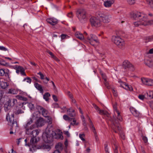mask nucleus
Segmentation results:
<instances>
[{
  "label": "nucleus",
  "mask_w": 153,
  "mask_h": 153,
  "mask_svg": "<svg viewBox=\"0 0 153 153\" xmlns=\"http://www.w3.org/2000/svg\"><path fill=\"white\" fill-rule=\"evenodd\" d=\"M113 107L114 111V125L112 126V128L115 133H117V128L119 131L121 130L120 126L118 124V121H122V118L120 114V111L117 109L116 103H115L113 105Z\"/></svg>",
  "instance_id": "obj_1"
},
{
  "label": "nucleus",
  "mask_w": 153,
  "mask_h": 153,
  "mask_svg": "<svg viewBox=\"0 0 153 153\" xmlns=\"http://www.w3.org/2000/svg\"><path fill=\"white\" fill-rule=\"evenodd\" d=\"M51 131H48L46 130L45 132L43 134L42 137L44 141L46 143H49L52 141L53 137L57 139L62 140L63 137L62 135V132L59 129L57 130L56 133H54L55 136H54L51 133Z\"/></svg>",
  "instance_id": "obj_2"
},
{
  "label": "nucleus",
  "mask_w": 153,
  "mask_h": 153,
  "mask_svg": "<svg viewBox=\"0 0 153 153\" xmlns=\"http://www.w3.org/2000/svg\"><path fill=\"white\" fill-rule=\"evenodd\" d=\"M132 17L134 19H137L140 17L144 18L145 26L151 25L153 24V20H148L147 16L144 13L138 12L132 13H131Z\"/></svg>",
  "instance_id": "obj_3"
},
{
  "label": "nucleus",
  "mask_w": 153,
  "mask_h": 153,
  "mask_svg": "<svg viewBox=\"0 0 153 153\" xmlns=\"http://www.w3.org/2000/svg\"><path fill=\"white\" fill-rule=\"evenodd\" d=\"M98 14L100 19L104 23H108L111 20V16L108 13L99 12Z\"/></svg>",
  "instance_id": "obj_4"
},
{
  "label": "nucleus",
  "mask_w": 153,
  "mask_h": 153,
  "mask_svg": "<svg viewBox=\"0 0 153 153\" xmlns=\"http://www.w3.org/2000/svg\"><path fill=\"white\" fill-rule=\"evenodd\" d=\"M14 112L12 109L7 114L6 119L9 122V125L11 126H12V128H16L17 126V124L16 122L14 121Z\"/></svg>",
  "instance_id": "obj_5"
},
{
  "label": "nucleus",
  "mask_w": 153,
  "mask_h": 153,
  "mask_svg": "<svg viewBox=\"0 0 153 153\" xmlns=\"http://www.w3.org/2000/svg\"><path fill=\"white\" fill-rule=\"evenodd\" d=\"M39 131L40 130H35L33 131L32 130H29V134H31L32 135V137L30 140V146H35V144L38 141L36 137L39 134Z\"/></svg>",
  "instance_id": "obj_6"
},
{
  "label": "nucleus",
  "mask_w": 153,
  "mask_h": 153,
  "mask_svg": "<svg viewBox=\"0 0 153 153\" xmlns=\"http://www.w3.org/2000/svg\"><path fill=\"white\" fill-rule=\"evenodd\" d=\"M112 41L120 48H121L124 46L125 43L123 40L119 36H113Z\"/></svg>",
  "instance_id": "obj_7"
},
{
  "label": "nucleus",
  "mask_w": 153,
  "mask_h": 153,
  "mask_svg": "<svg viewBox=\"0 0 153 153\" xmlns=\"http://www.w3.org/2000/svg\"><path fill=\"white\" fill-rule=\"evenodd\" d=\"M135 12H131L130 13V15L131 18L135 20H139V21L134 22H133V25L135 27H137L141 26V25L145 26L144 23V18L142 17H140L139 18H137V19H134L132 17L131 13H135Z\"/></svg>",
  "instance_id": "obj_8"
},
{
  "label": "nucleus",
  "mask_w": 153,
  "mask_h": 153,
  "mask_svg": "<svg viewBox=\"0 0 153 153\" xmlns=\"http://www.w3.org/2000/svg\"><path fill=\"white\" fill-rule=\"evenodd\" d=\"M77 16L81 22H83V20L86 18V12L83 9H79L77 11Z\"/></svg>",
  "instance_id": "obj_9"
},
{
  "label": "nucleus",
  "mask_w": 153,
  "mask_h": 153,
  "mask_svg": "<svg viewBox=\"0 0 153 153\" xmlns=\"http://www.w3.org/2000/svg\"><path fill=\"white\" fill-rule=\"evenodd\" d=\"M87 39L89 43L93 46L99 42L97 37L96 36L93 34H91L88 37Z\"/></svg>",
  "instance_id": "obj_10"
},
{
  "label": "nucleus",
  "mask_w": 153,
  "mask_h": 153,
  "mask_svg": "<svg viewBox=\"0 0 153 153\" xmlns=\"http://www.w3.org/2000/svg\"><path fill=\"white\" fill-rule=\"evenodd\" d=\"M90 21L92 26L95 27H98L100 25L101 22L99 19L97 17H91Z\"/></svg>",
  "instance_id": "obj_11"
},
{
  "label": "nucleus",
  "mask_w": 153,
  "mask_h": 153,
  "mask_svg": "<svg viewBox=\"0 0 153 153\" xmlns=\"http://www.w3.org/2000/svg\"><path fill=\"white\" fill-rule=\"evenodd\" d=\"M141 81L143 84L148 86H152L153 85V79L145 78H142Z\"/></svg>",
  "instance_id": "obj_12"
},
{
  "label": "nucleus",
  "mask_w": 153,
  "mask_h": 153,
  "mask_svg": "<svg viewBox=\"0 0 153 153\" xmlns=\"http://www.w3.org/2000/svg\"><path fill=\"white\" fill-rule=\"evenodd\" d=\"M119 82L120 84V86L125 89L130 91H133V89L131 85H129L126 83L123 82L121 81H119Z\"/></svg>",
  "instance_id": "obj_13"
},
{
  "label": "nucleus",
  "mask_w": 153,
  "mask_h": 153,
  "mask_svg": "<svg viewBox=\"0 0 153 153\" xmlns=\"http://www.w3.org/2000/svg\"><path fill=\"white\" fill-rule=\"evenodd\" d=\"M33 120L32 119L30 118L29 120L28 121L26 127V133L27 134H29V130H32L34 128L35 126L34 125H31L29 128H28V126L29 125H30L32 123Z\"/></svg>",
  "instance_id": "obj_14"
},
{
  "label": "nucleus",
  "mask_w": 153,
  "mask_h": 153,
  "mask_svg": "<svg viewBox=\"0 0 153 153\" xmlns=\"http://www.w3.org/2000/svg\"><path fill=\"white\" fill-rule=\"evenodd\" d=\"M36 108L39 111H41L42 112V114L43 116L45 117H47L48 113V111L47 110L40 106H37Z\"/></svg>",
  "instance_id": "obj_15"
},
{
  "label": "nucleus",
  "mask_w": 153,
  "mask_h": 153,
  "mask_svg": "<svg viewBox=\"0 0 153 153\" xmlns=\"http://www.w3.org/2000/svg\"><path fill=\"white\" fill-rule=\"evenodd\" d=\"M114 2V0H107L104 2L103 5L105 7L109 8L111 7Z\"/></svg>",
  "instance_id": "obj_16"
},
{
  "label": "nucleus",
  "mask_w": 153,
  "mask_h": 153,
  "mask_svg": "<svg viewBox=\"0 0 153 153\" xmlns=\"http://www.w3.org/2000/svg\"><path fill=\"white\" fill-rule=\"evenodd\" d=\"M130 109L132 114L135 117H138L140 115V113L134 108L131 107Z\"/></svg>",
  "instance_id": "obj_17"
},
{
  "label": "nucleus",
  "mask_w": 153,
  "mask_h": 153,
  "mask_svg": "<svg viewBox=\"0 0 153 153\" xmlns=\"http://www.w3.org/2000/svg\"><path fill=\"white\" fill-rule=\"evenodd\" d=\"M6 77L9 78V70L8 69L4 70L3 69L0 70V75L1 76H3L4 75Z\"/></svg>",
  "instance_id": "obj_18"
},
{
  "label": "nucleus",
  "mask_w": 153,
  "mask_h": 153,
  "mask_svg": "<svg viewBox=\"0 0 153 153\" xmlns=\"http://www.w3.org/2000/svg\"><path fill=\"white\" fill-rule=\"evenodd\" d=\"M123 67L124 68H133V65L127 60H126L124 61L123 63Z\"/></svg>",
  "instance_id": "obj_19"
},
{
  "label": "nucleus",
  "mask_w": 153,
  "mask_h": 153,
  "mask_svg": "<svg viewBox=\"0 0 153 153\" xmlns=\"http://www.w3.org/2000/svg\"><path fill=\"white\" fill-rule=\"evenodd\" d=\"M47 22L52 25H56L58 22L57 20L55 18H50L47 19Z\"/></svg>",
  "instance_id": "obj_20"
},
{
  "label": "nucleus",
  "mask_w": 153,
  "mask_h": 153,
  "mask_svg": "<svg viewBox=\"0 0 153 153\" xmlns=\"http://www.w3.org/2000/svg\"><path fill=\"white\" fill-rule=\"evenodd\" d=\"M37 74L39 75L40 76V79H45L47 82H46L45 80L43 81V82L45 84H47L48 83V82L49 81L50 79L49 78H47V77H45V76L41 72H39L37 73Z\"/></svg>",
  "instance_id": "obj_21"
},
{
  "label": "nucleus",
  "mask_w": 153,
  "mask_h": 153,
  "mask_svg": "<svg viewBox=\"0 0 153 153\" xmlns=\"http://www.w3.org/2000/svg\"><path fill=\"white\" fill-rule=\"evenodd\" d=\"M45 121L42 118H40L37 120L36 124L38 126H42L45 124Z\"/></svg>",
  "instance_id": "obj_22"
},
{
  "label": "nucleus",
  "mask_w": 153,
  "mask_h": 153,
  "mask_svg": "<svg viewBox=\"0 0 153 153\" xmlns=\"http://www.w3.org/2000/svg\"><path fill=\"white\" fill-rule=\"evenodd\" d=\"M9 84L5 81L0 80V87L2 89H5L9 86Z\"/></svg>",
  "instance_id": "obj_23"
},
{
  "label": "nucleus",
  "mask_w": 153,
  "mask_h": 153,
  "mask_svg": "<svg viewBox=\"0 0 153 153\" xmlns=\"http://www.w3.org/2000/svg\"><path fill=\"white\" fill-rule=\"evenodd\" d=\"M75 36L78 39L83 40L84 39V37L83 34L79 32H76L75 34Z\"/></svg>",
  "instance_id": "obj_24"
},
{
  "label": "nucleus",
  "mask_w": 153,
  "mask_h": 153,
  "mask_svg": "<svg viewBox=\"0 0 153 153\" xmlns=\"http://www.w3.org/2000/svg\"><path fill=\"white\" fill-rule=\"evenodd\" d=\"M144 63L149 67H151L153 65V61L150 59H145Z\"/></svg>",
  "instance_id": "obj_25"
},
{
  "label": "nucleus",
  "mask_w": 153,
  "mask_h": 153,
  "mask_svg": "<svg viewBox=\"0 0 153 153\" xmlns=\"http://www.w3.org/2000/svg\"><path fill=\"white\" fill-rule=\"evenodd\" d=\"M103 79L104 80V84L106 87L108 89L110 88V86L109 85V83L107 80V78L106 76L104 74H102Z\"/></svg>",
  "instance_id": "obj_26"
},
{
  "label": "nucleus",
  "mask_w": 153,
  "mask_h": 153,
  "mask_svg": "<svg viewBox=\"0 0 153 153\" xmlns=\"http://www.w3.org/2000/svg\"><path fill=\"white\" fill-rule=\"evenodd\" d=\"M14 68L16 70V72L17 73L19 74L24 69V68L20 66L15 65L14 66Z\"/></svg>",
  "instance_id": "obj_27"
},
{
  "label": "nucleus",
  "mask_w": 153,
  "mask_h": 153,
  "mask_svg": "<svg viewBox=\"0 0 153 153\" xmlns=\"http://www.w3.org/2000/svg\"><path fill=\"white\" fill-rule=\"evenodd\" d=\"M70 123V125L73 126H77L79 124V123L74 118H71V121Z\"/></svg>",
  "instance_id": "obj_28"
},
{
  "label": "nucleus",
  "mask_w": 153,
  "mask_h": 153,
  "mask_svg": "<svg viewBox=\"0 0 153 153\" xmlns=\"http://www.w3.org/2000/svg\"><path fill=\"white\" fill-rule=\"evenodd\" d=\"M34 86L36 88L40 91V93L43 94V90L42 88V87L41 85L38 83H36L34 84Z\"/></svg>",
  "instance_id": "obj_29"
},
{
  "label": "nucleus",
  "mask_w": 153,
  "mask_h": 153,
  "mask_svg": "<svg viewBox=\"0 0 153 153\" xmlns=\"http://www.w3.org/2000/svg\"><path fill=\"white\" fill-rule=\"evenodd\" d=\"M40 148L42 149H46L48 151H49L51 149V147L50 146L45 143L41 145Z\"/></svg>",
  "instance_id": "obj_30"
},
{
  "label": "nucleus",
  "mask_w": 153,
  "mask_h": 153,
  "mask_svg": "<svg viewBox=\"0 0 153 153\" xmlns=\"http://www.w3.org/2000/svg\"><path fill=\"white\" fill-rule=\"evenodd\" d=\"M11 104H12V102L9 104L8 101L4 105V109L5 111H7L11 108V106H13V105H10Z\"/></svg>",
  "instance_id": "obj_31"
},
{
  "label": "nucleus",
  "mask_w": 153,
  "mask_h": 153,
  "mask_svg": "<svg viewBox=\"0 0 153 153\" xmlns=\"http://www.w3.org/2000/svg\"><path fill=\"white\" fill-rule=\"evenodd\" d=\"M74 111L73 109H70L67 110V112L68 114L70 117H74L75 116L74 113Z\"/></svg>",
  "instance_id": "obj_32"
},
{
  "label": "nucleus",
  "mask_w": 153,
  "mask_h": 153,
  "mask_svg": "<svg viewBox=\"0 0 153 153\" xmlns=\"http://www.w3.org/2000/svg\"><path fill=\"white\" fill-rule=\"evenodd\" d=\"M8 93V94H17L18 93V91L17 89L11 88L9 90Z\"/></svg>",
  "instance_id": "obj_33"
},
{
  "label": "nucleus",
  "mask_w": 153,
  "mask_h": 153,
  "mask_svg": "<svg viewBox=\"0 0 153 153\" xmlns=\"http://www.w3.org/2000/svg\"><path fill=\"white\" fill-rule=\"evenodd\" d=\"M11 102H12V104H10V105L13 106L17 103V100L15 99H13L11 100L9 99L8 100V102L9 104L10 103H11Z\"/></svg>",
  "instance_id": "obj_34"
},
{
  "label": "nucleus",
  "mask_w": 153,
  "mask_h": 153,
  "mask_svg": "<svg viewBox=\"0 0 153 153\" xmlns=\"http://www.w3.org/2000/svg\"><path fill=\"white\" fill-rule=\"evenodd\" d=\"M56 148L58 150H62L63 149L62 144L61 143H58L56 146Z\"/></svg>",
  "instance_id": "obj_35"
},
{
  "label": "nucleus",
  "mask_w": 153,
  "mask_h": 153,
  "mask_svg": "<svg viewBox=\"0 0 153 153\" xmlns=\"http://www.w3.org/2000/svg\"><path fill=\"white\" fill-rule=\"evenodd\" d=\"M50 96V94L48 93H45L43 96V98L46 101H48L49 99V97Z\"/></svg>",
  "instance_id": "obj_36"
},
{
  "label": "nucleus",
  "mask_w": 153,
  "mask_h": 153,
  "mask_svg": "<svg viewBox=\"0 0 153 153\" xmlns=\"http://www.w3.org/2000/svg\"><path fill=\"white\" fill-rule=\"evenodd\" d=\"M64 119L66 121H68L69 122L71 121V118L69 117L68 116L66 115H64L63 116Z\"/></svg>",
  "instance_id": "obj_37"
},
{
  "label": "nucleus",
  "mask_w": 153,
  "mask_h": 153,
  "mask_svg": "<svg viewBox=\"0 0 153 153\" xmlns=\"http://www.w3.org/2000/svg\"><path fill=\"white\" fill-rule=\"evenodd\" d=\"M148 4H149L150 7L153 8V0H146Z\"/></svg>",
  "instance_id": "obj_38"
},
{
  "label": "nucleus",
  "mask_w": 153,
  "mask_h": 153,
  "mask_svg": "<svg viewBox=\"0 0 153 153\" xmlns=\"http://www.w3.org/2000/svg\"><path fill=\"white\" fill-rule=\"evenodd\" d=\"M128 4L131 5L134 4L135 2V0H126Z\"/></svg>",
  "instance_id": "obj_39"
},
{
  "label": "nucleus",
  "mask_w": 153,
  "mask_h": 153,
  "mask_svg": "<svg viewBox=\"0 0 153 153\" xmlns=\"http://www.w3.org/2000/svg\"><path fill=\"white\" fill-rule=\"evenodd\" d=\"M89 121L91 123V129L93 131V132L95 134L96 132H95V127H94V126L93 123H92L91 121V120L90 119H89Z\"/></svg>",
  "instance_id": "obj_40"
},
{
  "label": "nucleus",
  "mask_w": 153,
  "mask_h": 153,
  "mask_svg": "<svg viewBox=\"0 0 153 153\" xmlns=\"http://www.w3.org/2000/svg\"><path fill=\"white\" fill-rule=\"evenodd\" d=\"M61 39L62 40H63L66 39L68 38L69 36L65 34H62L61 36Z\"/></svg>",
  "instance_id": "obj_41"
},
{
  "label": "nucleus",
  "mask_w": 153,
  "mask_h": 153,
  "mask_svg": "<svg viewBox=\"0 0 153 153\" xmlns=\"http://www.w3.org/2000/svg\"><path fill=\"white\" fill-rule=\"evenodd\" d=\"M153 94V91H149L147 93V94L149 97L152 99V94Z\"/></svg>",
  "instance_id": "obj_42"
},
{
  "label": "nucleus",
  "mask_w": 153,
  "mask_h": 153,
  "mask_svg": "<svg viewBox=\"0 0 153 153\" xmlns=\"http://www.w3.org/2000/svg\"><path fill=\"white\" fill-rule=\"evenodd\" d=\"M0 64L1 65L7 66H8V64L7 63L5 62L4 60L0 61Z\"/></svg>",
  "instance_id": "obj_43"
},
{
  "label": "nucleus",
  "mask_w": 153,
  "mask_h": 153,
  "mask_svg": "<svg viewBox=\"0 0 153 153\" xmlns=\"http://www.w3.org/2000/svg\"><path fill=\"white\" fill-rule=\"evenodd\" d=\"M46 117L47 118V121L48 123L49 124H51L52 123V119L49 116H47V117Z\"/></svg>",
  "instance_id": "obj_44"
},
{
  "label": "nucleus",
  "mask_w": 153,
  "mask_h": 153,
  "mask_svg": "<svg viewBox=\"0 0 153 153\" xmlns=\"http://www.w3.org/2000/svg\"><path fill=\"white\" fill-rule=\"evenodd\" d=\"M79 137L83 141H85V135L84 134H80L79 135Z\"/></svg>",
  "instance_id": "obj_45"
},
{
  "label": "nucleus",
  "mask_w": 153,
  "mask_h": 153,
  "mask_svg": "<svg viewBox=\"0 0 153 153\" xmlns=\"http://www.w3.org/2000/svg\"><path fill=\"white\" fill-rule=\"evenodd\" d=\"M18 98L20 100L25 101H26L27 100V99L26 97H25L21 96H18Z\"/></svg>",
  "instance_id": "obj_46"
},
{
  "label": "nucleus",
  "mask_w": 153,
  "mask_h": 153,
  "mask_svg": "<svg viewBox=\"0 0 153 153\" xmlns=\"http://www.w3.org/2000/svg\"><path fill=\"white\" fill-rule=\"evenodd\" d=\"M24 81H26L27 82L30 83L31 82V79L29 77H27L24 79Z\"/></svg>",
  "instance_id": "obj_47"
},
{
  "label": "nucleus",
  "mask_w": 153,
  "mask_h": 153,
  "mask_svg": "<svg viewBox=\"0 0 153 153\" xmlns=\"http://www.w3.org/2000/svg\"><path fill=\"white\" fill-rule=\"evenodd\" d=\"M0 50L4 51H8V49L3 46H0Z\"/></svg>",
  "instance_id": "obj_48"
},
{
  "label": "nucleus",
  "mask_w": 153,
  "mask_h": 153,
  "mask_svg": "<svg viewBox=\"0 0 153 153\" xmlns=\"http://www.w3.org/2000/svg\"><path fill=\"white\" fill-rule=\"evenodd\" d=\"M138 97L139 99L142 100H143L145 98V96L142 94L139 95Z\"/></svg>",
  "instance_id": "obj_49"
},
{
  "label": "nucleus",
  "mask_w": 153,
  "mask_h": 153,
  "mask_svg": "<svg viewBox=\"0 0 153 153\" xmlns=\"http://www.w3.org/2000/svg\"><path fill=\"white\" fill-rule=\"evenodd\" d=\"M28 106L31 110H32L34 108V105L31 103H29Z\"/></svg>",
  "instance_id": "obj_50"
},
{
  "label": "nucleus",
  "mask_w": 153,
  "mask_h": 153,
  "mask_svg": "<svg viewBox=\"0 0 153 153\" xmlns=\"http://www.w3.org/2000/svg\"><path fill=\"white\" fill-rule=\"evenodd\" d=\"M143 140L145 143H146L148 141V139L147 137L145 136H143Z\"/></svg>",
  "instance_id": "obj_51"
},
{
  "label": "nucleus",
  "mask_w": 153,
  "mask_h": 153,
  "mask_svg": "<svg viewBox=\"0 0 153 153\" xmlns=\"http://www.w3.org/2000/svg\"><path fill=\"white\" fill-rule=\"evenodd\" d=\"M67 94L69 97L71 98L72 99L73 97L72 94H71V93L69 92L68 91L67 92Z\"/></svg>",
  "instance_id": "obj_52"
},
{
  "label": "nucleus",
  "mask_w": 153,
  "mask_h": 153,
  "mask_svg": "<svg viewBox=\"0 0 153 153\" xmlns=\"http://www.w3.org/2000/svg\"><path fill=\"white\" fill-rule=\"evenodd\" d=\"M93 106H94V108L97 110L98 111L99 110H100V109L95 104H93Z\"/></svg>",
  "instance_id": "obj_53"
},
{
  "label": "nucleus",
  "mask_w": 153,
  "mask_h": 153,
  "mask_svg": "<svg viewBox=\"0 0 153 153\" xmlns=\"http://www.w3.org/2000/svg\"><path fill=\"white\" fill-rule=\"evenodd\" d=\"M112 91L114 96L115 97L117 96V94L116 91H115L114 89H113Z\"/></svg>",
  "instance_id": "obj_54"
},
{
  "label": "nucleus",
  "mask_w": 153,
  "mask_h": 153,
  "mask_svg": "<svg viewBox=\"0 0 153 153\" xmlns=\"http://www.w3.org/2000/svg\"><path fill=\"white\" fill-rule=\"evenodd\" d=\"M99 111V113L100 114H105V112L103 110H101L100 109V110L98 111Z\"/></svg>",
  "instance_id": "obj_55"
},
{
  "label": "nucleus",
  "mask_w": 153,
  "mask_h": 153,
  "mask_svg": "<svg viewBox=\"0 0 153 153\" xmlns=\"http://www.w3.org/2000/svg\"><path fill=\"white\" fill-rule=\"evenodd\" d=\"M148 54H153V48L150 49L147 53Z\"/></svg>",
  "instance_id": "obj_56"
},
{
  "label": "nucleus",
  "mask_w": 153,
  "mask_h": 153,
  "mask_svg": "<svg viewBox=\"0 0 153 153\" xmlns=\"http://www.w3.org/2000/svg\"><path fill=\"white\" fill-rule=\"evenodd\" d=\"M22 76H26V75L25 72V70L24 69L23 71H22L20 72Z\"/></svg>",
  "instance_id": "obj_57"
},
{
  "label": "nucleus",
  "mask_w": 153,
  "mask_h": 153,
  "mask_svg": "<svg viewBox=\"0 0 153 153\" xmlns=\"http://www.w3.org/2000/svg\"><path fill=\"white\" fill-rule=\"evenodd\" d=\"M53 100L55 101H58L57 98V97H56L55 95H53Z\"/></svg>",
  "instance_id": "obj_58"
},
{
  "label": "nucleus",
  "mask_w": 153,
  "mask_h": 153,
  "mask_svg": "<svg viewBox=\"0 0 153 153\" xmlns=\"http://www.w3.org/2000/svg\"><path fill=\"white\" fill-rule=\"evenodd\" d=\"M48 52L51 56V57H52V58L54 56V55L51 52L48 51Z\"/></svg>",
  "instance_id": "obj_59"
},
{
  "label": "nucleus",
  "mask_w": 153,
  "mask_h": 153,
  "mask_svg": "<svg viewBox=\"0 0 153 153\" xmlns=\"http://www.w3.org/2000/svg\"><path fill=\"white\" fill-rule=\"evenodd\" d=\"M105 151L106 152V153H109L108 151V148H107V145L105 146Z\"/></svg>",
  "instance_id": "obj_60"
},
{
  "label": "nucleus",
  "mask_w": 153,
  "mask_h": 153,
  "mask_svg": "<svg viewBox=\"0 0 153 153\" xmlns=\"http://www.w3.org/2000/svg\"><path fill=\"white\" fill-rule=\"evenodd\" d=\"M68 16L69 17H72L73 16L72 13L71 12L68 14Z\"/></svg>",
  "instance_id": "obj_61"
},
{
  "label": "nucleus",
  "mask_w": 153,
  "mask_h": 153,
  "mask_svg": "<svg viewBox=\"0 0 153 153\" xmlns=\"http://www.w3.org/2000/svg\"><path fill=\"white\" fill-rule=\"evenodd\" d=\"M23 112V111L20 109L18 110L17 111L18 114L22 113Z\"/></svg>",
  "instance_id": "obj_62"
},
{
  "label": "nucleus",
  "mask_w": 153,
  "mask_h": 153,
  "mask_svg": "<svg viewBox=\"0 0 153 153\" xmlns=\"http://www.w3.org/2000/svg\"><path fill=\"white\" fill-rule=\"evenodd\" d=\"M64 133L66 135L68 136L69 137L70 136V134L68 131H65L64 132Z\"/></svg>",
  "instance_id": "obj_63"
},
{
  "label": "nucleus",
  "mask_w": 153,
  "mask_h": 153,
  "mask_svg": "<svg viewBox=\"0 0 153 153\" xmlns=\"http://www.w3.org/2000/svg\"><path fill=\"white\" fill-rule=\"evenodd\" d=\"M120 137L123 139H125V136L123 134H120Z\"/></svg>",
  "instance_id": "obj_64"
}]
</instances>
